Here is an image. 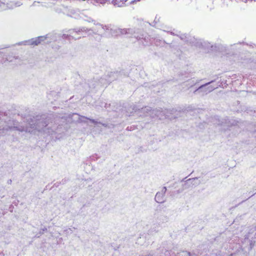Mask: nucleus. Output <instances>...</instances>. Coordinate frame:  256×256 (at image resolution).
I'll use <instances>...</instances> for the list:
<instances>
[{
	"mask_svg": "<svg viewBox=\"0 0 256 256\" xmlns=\"http://www.w3.org/2000/svg\"><path fill=\"white\" fill-rule=\"evenodd\" d=\"M52 117L53 116L52 115L36 116V117H33V118H30L32 123L29 122V126L38 132L48 135L52 134L55 132L57 126L55 124V122H53Z\"/></svg>",
	"mask_w": 256,
	"mask_h": 256,
	"instance_id": "obj_1",
	"label": "nucleus"
},
{
	"mask_svg": "<svg viewBox=\"0 0 256 256\" xmlns=\"http://www.w3.org/2000/svg\"><path fill=\"white\" fill-rule=\"evenodd\" d=\"M119 32V35L120 34H129L130 36H134L138 40L143 38L144 34L143 32L139 29L135 28H120L118 30Z\"/></svg>",
	"mask_w": 256,
	"mask_h": 256,
	"instance_id": "obj_2",
	"label": "nucleus"
},
{
	"mask_svg": "<svg viewBox=\"0 0 256 256\" xmlns=\"http://www.w3.org/2000/svg\"><path fill=\"white\" fill-rule=\"evenodd\" d=\"M214 82V80H212L200 86L194 92V94H200L202 95H204L212 92L220 86V85H217L216 86L212 85L208 86L209 84L213 83Z\"/></svg>",
	"mask_w": 256,
	"mask_h": 256,
	"instance_id": "obj_3",
	"label": "nucleus"
},
{
	"mask_svg": "<svg viewBox=\"0 0 256 256\" xmlns=\"http://www.w3.org/2000/svg\"><path fill=\"white\" fill-rule=\"evenodd\" d=\"M96 26L98 27L97 29L92 28L88 29L86 32H92L94 34H97L98 32L102 33L104 32L106 36H110V33L112 30V25H103L100 24H97Z\"/></svg>",
	"mask_w": 256,
	"mask_h": 256,
	"instance_id": "obj_4",
	"label": "nucleus"
},
{
	"mask_svg": "<svg viewBox=\"0 0 256 256\" xmlns=\"http://www.w3.org/2000/svg\"><path fill=\"white\" fill-rule=\"evenodd\" d=\"M108 78L106 76V74L103 76L100 79L94 78L93 80L89 82L88 84L90 88H94L98 86H104L110 84L108 80Z\"/></svg>",
	"mask_w": 256,
	"mask_h": 256,
	"instance_id": "obj_5",
	"label": "nucleus"
},
{
	"mask_svg": "<svg viewBox=\"0 0 256 256\" xmlns=\"http://www.w3.org/2000/svg\"><path fill=\"white\" fill-rule=\"evenodd\" d=\"M88 28L86 27H82L81 28H77L72 30H70L67 34H64L62 37L64 38H72V39L77 40L81 38L80 36H77L76 35H80L82 32H86Z\"/></svg>",
	"mask_w": 256,
	"mask_h": 256,
	"instance_id": "obj_6",
	"label": "nucleus"
},
{
	"mask_svg": "<svg viewBox=\"0 0 256 256\" xmlns=\"http://www.w3.org/2000/svg\"><path fill=\"white\" fill-rule=\"evenodd\" d=\"M128 72H126L122 70L119 72L116 71L108 72L106 76L108 78V80L110 83L115 80L122 79L124 77L128 76Z\"/></svg>",
	"mask_w": 256,
	"mask_h": 256,
	"instance_id": "obj_7",
	"label": "nucleus"
},
{
	"mask_svg": "<svg viewBox=\"0 0 256 256\" xmlns=\"http://www.w3.org/2000/svg\"><path fill=\"white\" fill-rule=\"evenodd\" d=\"M47 36L48 35L40 36L35 38H32L24 42H18L17 44L22 45L24 44V45L33 46H38V44L44 42L45 40H46V39L48 38Z\"/></svg>",
	"mask_w": 256,
	"mask_h": 256,
	"instance_id": "obj_8",
	"label": "nucleus"
},
{
	"mask_svg": "<svg viewBox=\"0 0 256 256\" xmlns=\"http://www.w3.org/2000/svg\"><path fill=\"white\" fill-rule=\"evenodd\" d=\"M216 118L218 121L217 123L218 125L226 126L228 127L238 125L239 122L237 120L234 118H229L228 117L220 118L218 116H216Z\"/></svg>",
	"mask_w": 256,
	"mask_h": 256,
	"instance_id": "obj_9",
	"label": "nucleus"
},
{
	"mask_svg": "<svg viewBox=\"0 0 256 256\" xmlns=\"http://www.w3.org/2000/svg\"><path fill=\"white\" fill-rule=\"evenodd\" d=\"M141 112L144 113H147L150 112V114L154 116L159 117L160 115H162V114H164V112L162 110V108H156L152 110L150 107L149 106H145L144 108H141Z\"/></svg>",
	"mask_w": 256,
	"mask_h": 256,
	"instance_id": "obj_10",
	"label": "nucleus"
},
{
	"mask_svg": "<svg viewBox=\"0 0 256 256\" xmlns=\"http://www.w3.org/2000/svg\"><path fill=\"white\" fill-rule=\"evenodd\" d=\"M74 114V115H76V116H78V122H86V120H82L81 119V118H84L86 120H88L91 122L93 123L95 125L99 124H102V126H103L104 127H107L108 126V124H106V123H102V122H98V121L94 119L90 118H87V117H86V116H80V115L78 114Z\"/></svg>",
	"mask_w": 256,
	"mask_h": 256,
	"instance_id": "obj_11",
	"label": "nucleus"
},
{
	"mask_svg": "<svg viewBox=\"0 0 256 256\" xmlns=\"http://www.w3.org/2000/svg\"><path fill=\"white\" fill-rule=\"evenodd\" d=\"M198 178H189L188 180H186L184 182V184H182V188H180L179 190H178V193H181L183 192V190H186L188 188H189L191 185L192 184H192V181L194 180H198Z\"/></svg>",
	"mask_w": 256,
	"mask_h": 256,
	"instance_id": "obj_12",
	"label": "nucleus"
},
{
	"mask_svg": "<svg viewBox=\"0 0 256 256\" xmlns=\"http://www.w3.org/2000/svg\"><path fill=\"white\" fill-rule=\"evenodd\" d=\"M166 212L164 211L157 218L159 223L164 224L167 222L169 220V218L166 214Z\"/></svg>",
	"mask_w": 256,
	"mask_h": 256,
	"instance_id": "obj_13",
	"label": "nucleus"
},
{
	"mask_svg": "<svg viewBox=\"0 0 256 256\" xmlns=\"http://www.w3.org/2000/svg\"><path fill=\"white\" fill-rule=\"evenodd\" d=\"M154 200L158 203H163L166 201L165 195L158 192L156 194Z\"/></svg>",
	"mask_w": 256,
	"mask_h": 256,
	"instance_id": "obj_14",
	"label": "nucleus"
},
{
	"mask_svg": "<svg viewBox=\"0 0 256 256\" xmlns=\"http://www.w3.org/2000/svg\"><path fill=\"white\" fill-rule=\"evenodd\" d=\"M146 243V237L144 236H141L136 240V244L139 245H144Z\"/></svg>",
	"mask_w": 256,
	"mask_h": 256,
	"instance_id": "obj_15",
	"label": "nucleus"
},
{
	"mask_svg": "<svg viewBox=\"0 0 256 256\" xmlns=\"http://www.w3.org/2000/svg\"><path fill=\"white\" fill-rule=\"evenodd\" d=\"M118 30H119V28H115L114 26H112V30L110 33V36H119V32Z\"/></svg>",
	"mask_w": 256,
	"mask_h": 256,
	"instance_id": "obj_16",
	"label": "nucleus"
},
{
	"mask_svg": "<svg viewBox=\"0 0 256 256\" xmlns=\"http://www.w3.org/2000/svg\"><path fill=\"white\" fill-rule=\"evenodd\" d=\"M160 226L154 225V226L148 230V234H153V232H158L159 231Z\"/></svg>",
	"mask_w": 256,
	"mask_h": 256,
	"instance_id": "obj_17",
	"label": "nucleus"
},
{
	"mask_svg": "<svg viewBox=\"0 0 256 256\" xmlns=\"http://www.w3.org/2000/svg\"><path fill=\"white\" fill-rule=\"evenodd\" d=\"M206 44H208L207 42H204V41L202 42L201 40H200L198 41L196 43V44H194V45L196 46H198L199 48H200V47L204 48V47H206Z\"/></svg>",
	"mask_w": 256,
	"mask_h": 256,
	"instance_id": "obj_18",
	"label": "nucleus"
},
{
	"mask_svg": "<svg viewBox=\"0 0 256 256\" xmlns=\"http://www.w3.org/2000/svg\"><path fill=\"white\" fill-rule=\"evenodd\" d=\"M166 192V186H164L162 188L161 192H160L165 195Z\"/></svg>",
	"mask_w": 256,
	"mask_h": 256,
	"instance_id": "obj_19",
	"label": "nucleus"
},
{
	"mask_svg": "<svg viewBox=\"0 0 256 256\" xmlns=\"http://www.w3.org/2000/svg\"><path fill=\"white\" fill-rule=\"evenodd\" d=\"M24 118H26V122H28V124H29V122H30L31 123H32L31 122V120L29 116H27L26 118V117H24Z\"/></svg>",
	"mask_w": 256,
	"mask_h": 256,
	"instance_id": "obj_20",
	"label": "nucleus"
},
{
	"mask_svg": "<svg viewBox=\"0 0 256 256\" xmlns=\"http://www.w3.org/2000/svg\"><path fill=\"white\" fill-rule=\"evenodd\" d=\"M186 256H196L194 254H191L190 252H186Z\"/></svg>",
	"mask_w": 256,
	"mask_h": 256,
	"instance_id": "obj_21",
	"label": "nucleus"
},
{
	"mask_svg": "<svg viewBox=\"0 0 256 256\" xmlns=\"http://www.w3.org/2000/svg\"><path fill=\"white\" fill-rule=\"evenodd\" d=\"M180 38L182 39V40H184L185 38H186V36L185 34H181L180 36Z\"/></svg>",
	"mask_w": 256,
	"mask_h": 256,
	"instance_id": "obj_22",
	"label": "nucleus"
},
{
	"mask_svg": "<svg viewBox=\"0 0 256 256\" xmlns=\"http://www.w3.org/2000/svg\"><path fill=\"white\" fill-rule=\"evenodd\" d=\"M98 2H100V4H104L105 3L104 0H96Z\"/></svg>",
	"mask_w": 256,
	"mask_h": 256,
	"instance_id": "obj_23",
	"label": "nucleus"
},
{
	"mask_svg": "<svg viewBox=\"0 0 256 256\" xmlns=\"http://www.w3.org/2000/svg\"><path fill=\"white\" fill-rule=\"evenodd\" d=\"M159 18H158V16H156L155 18V19L154 20V22L156 23L159 22Z\"/></svg>",
	"mask_w": 256,
	"mask_h": 256,
	"instance_id": "obj_24",
	"label": "nucleus"
},
{
	"mask_svg": "<svg viewBox=\"0 0 256 256\" xmlns=\"http://www.w3.org/2000/svg\"><path fill=\"white\" fill-rule=\"evenodd\" d=\"M228 256H238V254L236 253L232 254Z\"/></svg>",
	"mask_w": 256,
	"mask_h": 256,
	"instance_id": "obj_25",
	"label": "nucleus"
},
{
	"mask_svg": "<svg viewBox=\"0 0 256 256\" xmlns=\"http://www.w3.org/2000/svg\"><path fill=\"white\" fill-rule=\"evenodd\" d=\"M170 34H172V35H176V36H178V34H174V32H170Z\"/></svg>",
	"mask_w": 256,
	"mask_h": 256,
	"instance_id": "obj_26",
	"label": "nucleus"
},
{
	"mask_svg": "<svg viewBox=\"0 0 256 256\" xmlns=\"http://www.w3.org/2000/svg\"><path fill=\"white\" fill-rule=\"evenodd\" d=\"M197 82H193V83L192 84L191 86H194V85L196 84Z\"/></svg>",
	"mask_w": 256,
	"mask_h": 256,
	"instance_id": "obj_27",
	"label": "nucleus"
},
{
	"mask_svg": "<svg viewBox=\"0 0 256 256\" xmlns=\"http://www.w3.org/2000/svg\"><path fill=\"white\" fill-rule=\"evenodd\" d=\"M133 110L136 112L138 110V109L135 106H134V108H133Z\"/></svg>",
	"mask_w": 256,
	"mask_h": 256,
	"instance_id": "obj_28",
	"label": "nucleus"
},
{
	"mask_svg": "<svg viewBox=\"0 0 256 256\" xmlns=\"http://www.w3.org/2000/svg\"><path fill=\"white\" fill-rule=\"evenodd\" d=\"M245 236H246V238H248L250 237L248 234H246Z\"/></svg>",
	"mask_w": 256,
	"mask_h": 256,
	"instance_id": "obj_29",
	"label": "nucleus"
},
{
	"mask_svg": "<svg viewBox=\"0 0 256 256\" xmlns=\"http://www.w3.org/2000/svg\"><path fill=\"white\" fill-rule=\"evenodd\" d=\"M200 184V182L198 181V182L196 183V184Z\"/></svg>",
	"mask_w": 256,
	"mask_h": 256,
	"instance_id": "obj_30",
	"label": "nucleus"
},
{
	"mask_svg": "<svg viewBox=\"0 0 256 256\" xmlns=\"http://www.w3.org/2000/svg\"><path fill=\"white\" fill-rule=\"evenodd\" d=\"M235 45H236V44H234L233 45H231L230 46H235Z\"/></svg>",
	"mask_w": 256,
	"mask_h": 256,
	"instance_id": "obj_31",
	"label": "nucleus"
},
{
	"mask_svg": "<svg viewBox=\"0 0 256 256\" xmlns=\"http://www.w3.org/2000/svg\"><path fill=\"white\" fill-rule=\"evenodd\" d=\"M20 6V4H18V3L17 2V6Z\"/></svg>",
	"mask_w": 256,
	"mask_h": 256,
	"instance_id": "obj_32",
	"label": "nucleus"
},
{
	"mask_svg": "<svg viewBox=\"0 0 256 256\" xmlns=\"http://www.w3.org/2000/svg\"><path fill=\"white\" fill-rule=\"evenodd\" d=\"M140 0H137V1H140Z\"/></svg>",
	"mask_w": 256,
	"mask_h": 256,
	"instance_id": "obj_33",
	"label": "nucleus"
},
{
	"mask_svg": "<svg viewBox=\"0 0 256 256\" xmlns=\"http://www.w3.org/2000/svg\"><path fill=\"white\" fill-rule=\"evenodd\" d=\"M256 131V130H255Z\"/></svg>",
	"mask_w": 256,
	"mask_h": 256,
	"instance_id": "obj_34",
	"label": "nucleus"
}]
</instances>
